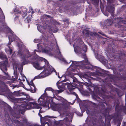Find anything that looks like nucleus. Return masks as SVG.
Returning <instances> with one entry per match:
<instances>
[{
    "mask_svg": "<svg viewBox=\"0 0 126 126\" xmlns=\"http://www.w3.org/2000/svg\"><path fill=\"white\" fill-rule=\"evenodd\" d=\"M14 74L15 75V78H12V79L13 81L17 80L18 77V75L17 74V72L16 71H15V70H14Z\"/></svg>",
    "mask_w": 126,
    "mask_h": 126,
    "instance_id": "24",
    "label": "nucleus"
},
{
    "mask_svg": "<svg viewBox=\"0 0 126 126\" xmlns=\"http://www.w3.org/2000/svg\"><path fill=\"white\" fill-rule=\"evenodd\" d=\"M112 118H113L114 120H115L116 119L118 118V115L117 114H113L112 115Z\"/></svg>",
    "mask_w": 126,
    "mask_h": 126,
    "instance_id": "33",
    "label": "nucleus"
},
{
    "mask_svg": "<svg viewBox=\"0 0 126 126\" xmlns=\"http://www.w3.org/2000/svg\"><path fill=\"white\" fill-rule=\"evenodd\" d=\"M23 108V109L22 110H20V111L21 112V113L22 114H24V113L25 112L26 110V109H25V108L24 107H22Z\"/></svg>",
    "mask_w": 126,
    "mask_h": 126,
    "instance_id": "34",
    "label": "nucleus"
},
{
    "mask_svg": "<svg viewBox=\"0 0 126 126\" xmlns=\"http://www.w3.org/2000/svg\"><path fill=\"white\" fill-rule=\"evenodd\" d=\"M42 51L43 52L46 54H50V51L47 49L45 48L42 49Z\"/></svg>",
    "mask_w": 126,
    "mask_h": 126,
    "instance_id": "26",
    "label": "nucleus"
},
{
    "mask_svg": "<svg viewBox=\"0 0 126 126\" xmlns=\"http://www.w3.org/2000/svg\"><path fill=\"white\" fill-rule=\"evenodd\" d=\"M121 121L118 120V123L117 126H120L121 123Z\"/></svg>",
    "mask_w": 126,
    "mask_h": 126,
    "instance_id": "44",
    "label": "nucleus"
},
{
    "mask_svg": "<svg viewBox=\"0 0 126 126\" xmlns=\"http://www.w3.org/2000/svg\"><path fill=\"white\" fill-rule=\"evenodd\" d=\"M51 108L54 111H58L61 114V113L63 110V104H59L52 106Z\"/></svg>",
    "mask_w": 126,
    "mask_h": 126,
    "instance_id": "11",
    "label": "nucleus"
},
{
    "mask_svg": "<svg viewBox=\"0 0 126 126\" xmlns=\"http://www.w3.org/2000/svg\"><path fill=\"white\" fill-rule=\"evenodd\" d=\"M84 47L85 49L84 50H83L84 52H86L87 50V47L86 46H84Z\"/></svg>",
    "mask_w": 126,
    "mask_h": 126,
    "instance_id": "47",
    "label": "nucleus"
},
{
    "mask_svg": "<svg viewBox=\"0 0 126 126\" xmlns=\"http://www.w3.org/2000/svg\"><path fill=\"white\" fill-rule=\"evenodd\" d=\"M32 59L33 60H36L37 59L36 57L35 56H34L33 57V58H32Z\"/></svg>",
    "mask_w": 126,
    "mask_h": 126,
    "instance_id": "51",
    "label": "nucleus"
},
{
    "mask_svg": "<svg viewBox=\"0 0 126 126\" xmlns=\"http://www.w3.org/2000/svg\"><path fill=\"white\" fill-rule=\"evenodd\" d=\"M97 119L94 117H92L89 119L88 124L89 126H94L96 124Z\"/></svg>",
    "mask_w": 126,
    "mask_h": 126,
    "instance_id": "13",
    "label": "nucleus"
},
{
    "mask_svg": "<svg viewBox=\"0 0 126 126\" xmlns=\"http://www.w3.org/2000/svg\"><path fill=\"white\" fill-rule=\"evenodd\" d=\"M63 62L64 63L66 64L68 63H70V62H69V61L68 62H67L64 58H63Z\"/></svg>",
    "mask_w": 126,
    "mask_h": 126,
    "instance_id": "45",
    "label": "nucleus"
},
{
    "mask_svg": "<svg viewBox=\"0 0 126 126\" xmlns=\"http://www.w3.org/2000/svg\"><path fill=\"white\" fill-rule=\"evenodd\" d=\"M27 83H28V84L29 85H31L34 88V89H33V90L32 89H31L30 91L32 93H35L36 92V87L34 84L33 81V80H31V81L30 83H29V82H28V80H27Z\"/></svg>",
    "mask_w": 126,
    "mask_h": 126,
    "instance_id": "17",
    "label": "nucleus"
},
{
    "mask_svg": "<svg viewBox=\"0 0 126 126\" xmlns=\"http://www.w3.org/2000/svg\"><path fill=\"white\" fill-rule=\"evenodd\" d=\"M39 41V40L37 39H35L34 40V42L35 43H37Z\"/></svg>",
    "mask_w": 126,
    "mask_h": 126,
    "instance_id": "46",
    "label": "nucleus"
},
{
    "mask_svg": "<svg viewBox=\"0 0 126 126\" xmlns=\"http://www.w3.org/2000/svg\"><path fill=\"white\" fill-rule=\"evenodd\" d=\"M19 85L21 87L24 86V85L23 84V83L21 81L19 82Z\"/></svg>",
    "mask_w": 126,
    "mask_h": 126,
    "instance_id": "43",
    "label": "nucleus"
},
{
    "mask_svg": "<svg viewBox=\"0 0 126 126\" xmlns=\"http://www.w3.org/2000/svg\"><path fill=\"white\" fill-rule=\"evenodd\" d=\"M74 86H76V85L77 86H76V87L75 88H78L79 89V90L80 91H82L83 90V88L82 87V85H81L80 86V88H79L78 87V85L77 84H74Z\"/></svg>",
    "mask_w": 126,
    "mask_h": 126,
    "instance_id": "30",
    "label": "nucleus"
},
{
    "mask_svg": "<svg viewBox=\"0 0 126 126\" xmlns=\"http://www.w3.org/2000/svg\"><path fill=\"white\" fill-rule=\"evenodd\" d=\"M33 126H41L37 124H35L33 125Z\"/></svg>",
    "mask_w": 126,
    "mask_h": 126,
    "instance_id": "54",
    "label": "nucleus"
},
{
    "mask_svg": "<svg viewBox=\"0 0 126 126\" xmlns=\"http://www.w3.org/2000/svg\"><path fill=\"white\" fill-rule=\"evenodd\" d=\"M58 47V49H57L55 53L54 54L56 58H58L61 61H63V57L62 55L61 54V53L60 52L59 48Z\"/></svg>",
    "mask_w": 126,
    "mask_h": 126,
    "instance_id": "15",
    "label": "nucleus"
},
{
    "mask_svg": "<svg viewBox=\"0 0 126 126\" xmlns=\"http://www.w3.org/2000/svg\"><path fill=\"white\" fill-rule=\"evenodd\" d=\"M55 32H56L58 31V30L57 28H55V30H54Z\"/></svg>",
    "mask_w": 126,
    "mask_h": 126,
    "instance_id": "55",
    "label": "nucleus"
},
{
    "mask_svg": "<svg viewBox=\"0 0 126 126\" xmlns=\"http://www.w3.org/2000/svg\"><path fill=\"white\" fill-rule=\"evenodd\" d=\"M10 98V100L12 102H15L16 101V98L14 97H13L11 96H9Z\"/></svg>",
    "mask_w": 126,
    "mask_h": 126,
    "instance_id": "29",
    "label": "nucleus"
},
{
    "mask_svg": "<svg viewBox=\"0 0 126 126\" xmlns=\"http://www.w3.org/2000/svg\"><path fill=\"white\" fill-rule=\"evenodd\" d=\"M54 22L55 24H58L59 25L60 24L59 23H58V22H57L56 20L54 21Z\"/></svg>",
    "mask_w": 126,
    "mask_h": 126,
    "instance_id": "49",
    "label": "nucleus"
},
{
    "mask_svg": "<svg viewBox=\"0 0 126 126\" xmlns=\"http://www.w3.org/2000/svg\"><path fill=\"white\" fill-rule=\"evenodd\" d=\"M64 78L65 79L63 80V88L64 87V85L70 84V83H69V82H70V80L68 79H66V76H65L64 77Z\"/></svg>",
    "mask_w": 126,
    "mask_h": 126,
    "instance_id": "23",
    "label": "nucleus"
},
{
    "mask_svg": "<svg viewBox=\"0 0 126 126\" xmlns=\"http://www.w3.org/2000/svg\"><path fill=\"white\" fill-rule=\"evenodd\" d=\"M104 103H105L104 102H103L101 103L100 102L99 103V105H100V104L102 105V108L104 109V107H105L104 105Z\"/></svg>",
    "mask_w": 126,
    "mask_h": 126,
    "instance_id": "42",
    "label": "nucleus"
},
{
    "mask_svg": "<svg viewBox=\"0 0 126 126\" xmlns=\"http://www.w3.org/2000/svg\"><path fill=\"white\" fill-rule=\"evenodd\" d=\"M63 22L64 23L63 25H64V27L66 28L68 26L69 21L68 19H65L63 20Z\"/></svg>",
    "mask_w": 126,
    "mask_h": 126,
    "instance_id": "25",
    "label": "nucleus"
},
{
    "mask_svg": "<svg viewBox=\"0 0 126 126\" xmlns=\"http://www.w3.org/2000/svg\"><path fill=\"white\" fill-rule=\"evenodd\" d=\"M119 1L121 2H123L124 3H125V0H119Z\"/></svg>",
    "mask_w": 126,
    "mask_h": 126,
    "instance_id": "50",
    "label": "nucleus"
},
{
    "mask_svg": "<svg viewBox=\"0 0 126 126\" xmlns=\"http://www.w3.org/2000/svg\"><path fill=\"white\" fill-rule=\"evenodd\" d=\"M71 103L68 102L63 98V117H65L63 119V126H70V122L72 121L73 116L69 112L68 108Z\"/></svg>",
    "mask_w": 126,
    "mask_h": 126,
    "instance_id": "2",
    "label": "nucleus"
},
{
    "mask_svg": "<svg viewBox=\"0 0 126 126\" xmlns=\"http://www.w3.org/2000/svg\"><path fill=\"white\" fill-rule=\"evenodd\" d=\"M56 85L59 89L63 88V80L60 81H58L56 83Z\"/></svg>",
    "mask_w": 126,
    "mask_h": 126,
    "instance_id": "19",
    "label": "nucleus"
},
{
    "mask_svg": "<svg viewBox=\"0 0 126 126\" xmlns=\"http://www.w3.org/2000/svg\"><path fill=\"white\" fill-rule=\"evenodd\" d=\"M99 33H100V34H102V35H105L103 34V33H102L101 32H99Z\"/></svg>",
    "mask_w": 126,
    "mask_h": 126,
    "instance_id": "59",
    "label": "nucleus"
},
{
    "mask_svg": "<svg viewBox=\"0 0 126 126\" xmlns=\"http://www.w3.org/2000/svg\"><path fill=\"white\" fill-rule=\"evenodd\" d=\"M119 104H117L116 106V109L117 110L118 109V107L119 106Z\"/></svg>",
    "mask_w": 126,
    "mask_h": 126,
    "instance_id": "53",
    "label": "nucleus"
},
{
    "mask_svg": "<svg viewBox=\"0 0 126 126\" xmlns=\"http://www.w3.org/2000/svg\"><path fill=\"white\" fill-rule=\"evenodd\" d=\"M8 47L9 48V49L8 50V51L9 53L10 54H11L12 52V49L10 47L8 46Z\"/></svg>",
    "mask_w": 126,
    "mask_h": 126,
    "instance_id": "35",
    "label": "nucleus"
},
{
    "mask_svg": "<svg viewBox=\"0 0 126 126\" xmlns=\"http://www.w3.org/2000/svg\"><path fill=\"white\" fill-rule=\"evenodd\" d=\"M27 14V12L26 11L24 12H23V13L22 14V17L24 18L25 16H26Z\"/></svg>",
    "mask_w": 126,
    "mask_h": 126,
    "instance_id": "36",
    "label": "nucleus"
},
{
    "mask_svg": "<svg viewBox=\"0 0 126 126\" xmlns=\"http://www.w3.org/2000/svg\"><path fill=\"white\" fill-rule=\"evenodd\" d=\"M111 24V22L110 20H108V22H107V26H110Z\"/></svg>",
    "mask_w": 126,
    "mask_h": 126,
    "instance_id": "40",
    "label": "nucleus"
},
{
    "mask_svg": "<svg viewBox=\"0 0 126 126\" xmlns=\"http://www.w3.org/2000/svg\"><path fill=\"white\" fill-rule=\"evenodd\" d=\"M6 78L5 76L0 75V89L2 91L6 92L9 90L7 86L3 81Z\"/></svg>",
    "mask_w": 126,
    "mask_h": 126,
    "instance_id": "8",
    "label": "nucleus"
},
{
    "mask_svg": "<svg viewBox=\"0 0 126 126\" xmlns=\"http://www.w3.org/2000/svg\"><path fill=\"white\" fill-rule=\"evenodd\" d=\"M0 10L2 14V15H1L2 18L3 19H5V17L4 15V14L3 12V11H2V10L0 8Z\"/></svg>",
    "mask_w": 126,
    "mask_h": 126,
    "instance_id": "37",
    "label": "nucleus"
},
{
    "mask_svg": "<svg viewBox=\"0 0 126 126\" xmlns=\"http://www.w3.org/2000/svg\"><path fill=\"white\" fill-rule=\"evenodd\" d=\"M33 66L39 70L43 69L44 67H45V66H43L42 67L40 66L39 64L38 63L33 62Z\"/></svg>",
    "mask_w": 126,
    "mask_h": 126,
    "instance_id": "18",
    "label": "nucleus"
},
{
    "mask_svg": "<svg viewBox=\"0 0 126 126\" xmlns=\"http://www.w3.org/2000/svg\"><path fill=\"white\" fill-rule=\"evenodd\" d=\"M41 108L39 110V113H42L43 112V111L42 110H41Z\"/></svg>",
    "mask_w": 126,
    "mask_h": 126,
    "instance_id": "52",
    "label": "nucleus"
},
{
    "mask_svg": "<svg viewBox=\"0 0 126 126\" xmlns=\"http://www.w3.org/2000/svg\"><path fill=\"white\" fill-rule=\"evenodd\" d=\"M57 124L53 126H63V120H61L57 122Z\"/></svg>",
    "mask_w": 126,
    "mask_h": 126,
    "instance_id": "28",
    "label": "nucleus"
},
{
    "mask_svg": "<svg viewBox=\"0 0 126 126\" xmlns=\"http://www.w3.org/2000/svg\"><path fill=\"white\" fill-rule=\"evenodd\" d=\"M96 58L97 59H99V60H100V58L101 59V60H103L104 59V57L102 56L98 55H97V56H95Z\"/></svg>",
    "mask_w": 126,
    "mask_h": 126,
    "instance_id": "32",
    "label": "nucleus"
},
{
    "mask_svg": "<svg viewBox=\"0 0 126 126\" xmlns=\"http://www.w3.org/2000/svg\"><path fill=\"white\" fill-rule=\"evenodd\" d=\"M72 62L73 65L75 66L79 65L80 67L82 69H89L91 70H93V66L91 64H89L88 62V60L86 59L83 61L80 62H76L71 61Z\"/></svg>",
    "mask_w": 126,
    "mask_h": 126,
    "instance_id": "3",
    "label": "nucleus"
},
{
    "mask_svg": "<svg viewBox=\"0 0 126 126\" xmlns=\"http://www.w3.org/2000/svg\"><path fill=\"white\" fill-rule=\"evenodd\" d=\"M121 110L123 111L124 113H126V107H123Z\"/></svg>",
    "mask_w": 126,
    "mask_h": 126,
    "instance_id": "38",
    "label": "nucleus"
},
{
    "mask_svg": "<svg viewBox=\"0 0 126 126\" xmlns=\"http://www.w3.org/2000/svg\"><path fill=\"white\" fill-rule=\"evenodd\" d=\"M109 33L110 34H116V32L114 31H110Z\"/></svg>",
    "mask_w": 126,
    "mask_h": 126,
    "instance_id": "39",
    "label": "nucleus"
},
{
    "mask_svg": "<svg viewBox=\"0 0 126 126\" xmlns=\"http://www.w3.org/2000/svg\"><path fill=\"white\" fill-rule=\"evenodd\" d=\"M105 16H107L108 15V14H105Z\"/></svg>",
    "mask_w": 126,
    "mask_h": 126,
    "instance_id": "63",
    "label": "nucleus"
},
{
    "mask_svg": "<svg viewBox=\"0 0 126 126\" xmlns=\"http://www.w3.org/2000/svg\"><path fill=\"white\" fill-rule=\"evenodd\" d=\"M33 102H29L27 103H25V104L22 105L21 106L25 108L26 110L31 109L33 108Z\"/></svg>",
    "mask_w": 126,
    "mask_h": 126,
    "instance_id": "14",
    "label": "nucleus"
},
{
    "mask_svg": "<svg viewBox=\"0 0 126 126\" xmlns=\"http://www.w3.org/2000/svg\"><path fill=\"white\" fill-rule=\"evenodd\" d=\"M19 16H16L14 18L15 21L18 20H19Z\"/></svg>",
    "mask_w": 126,
    "mask_h": 126,
    "instance_id": "41",
    "label": "nucleus"
},
{
    "mask_svg": "<svg viewBox=\"0 0 126 126\" xmlns=\"http://www.w3.org/2000/svg\"><path fill=\"white\" fill-rule=\"evenodd\" d=\"M70 78V80L73 81V82H76L79 83V81L73 75H70L69 76Z\"/></svg>",
    "mask_w": 126,
    "mask_h": 126,
    "instance_id": "21",
    "label": "nucleus"
},
{
    "mask_svg": "<svg viewBox=\"0 0 126 126\" xmlns=\"http://www.w3.org/2000/svg\"><path fill=\"white\" fill-rule=\"evenodd\" d=\"M21 90L17 91H15L13 93H12V94L16 96H20L22 95H26V93L24 92H20Z\"/></svg>",
    "mask_w": 126,
    "mask_h": 126,
    "instance_id": "16",
    "label": "nucleus"
},
{
    "mask_svg": "<svg viewBox=\"0 0 126 126\" xmlns=\"http://www.w3.org/2000/svg\"><path fill=\"white\" fill-rule=\"evenodd\" d=\"M86 77V78L87 77V75L86 74L85 75L84 77Z\"/></svg>",
    "mask_w": 126,
    "mask_h": 126,
    "instance_id": "60",
    "label": "nucleus"
},
{
    "mask_svg": "<svg viewBox=\"0 0 126 126\" xmlns=\"http://www.w3.org/2000/svg\"><path fill=\"white\" fill-rule=\"evenodd\" d=\"M115 21L117 22L115 25L116 27L123 29L126 27V21L124 20L123 18L119 17L116 19Z\"/></svg>",
    "mask_w": 126,
    "mask_h": 126,
    "instance_id": "9",
    "label": "nucleus"
},
{
    "mask_svg": "<svg viewBox=\"0 0 126 126\" xmlns=\"http://www.w3.org/2000/svg\"><path fill=\"white\" fill-rule=\"evenodd\" d=\"M100 98L99 97H97L96 98H95V100H96V99L97 100V99H100Z\"/></svg>",
    "mask_w": 126,
    "mask_h": 126,
    "instance_id": "62",
    "label": "nucleus"
},
{
    "mask_svg": "<svg viewBox=\"0 0 126 126\" xmlns=\"http://www.w3.org/2000/svg\"><path fill=\"white\" fill-rule=\"evenodd\" d=\"M88 90L91 92L92 94L96 93L99 94L101 93L103 94L106 92V89L104 86H94L93 85V86L91 85L88 88Z\"/></svg>",
    "mask_w": 126,
    "mask_h": 126,
    "instance_id": "5",
    "label": "nucleus"
},
{
    "mask_svg": "<svg viewBox=\"0 0 126 126\" xmlns=\"http://www.w3.org/2000/svg\"><path fill=\"white\" fill-rule=\"evenodd\" d=\"M74 50L76 52H77V50L76 49V48H75L74 47Z\"/></svg>",
    "mask_w": 126,
    "mask_h": 126,
    "instance_id": "56",
    "label": "nucleus"
},
{
    "mask_svg": "<svg viewBox=\"0 0 126 126\" xmlns=\"http://www.w3.org/2000/svg\"><path fill=\"white\" fill-rule=\"evenodd\" d=\"M23 87V88H24V89H26L27 90V89L26 88V87H25V85H24V86H23V87Z\"/></svg>",
    "mask_w": 126,
    "mask_h": 126,
    "instance_id": "61",
    "label": "nucleus"
},
{
    "mask_svg": "<svg viewBox=\"0 0 126 126\" xmlns=\"http://www.w3.org/2000/svg\"><path fill=\"white\" fill-rule=\"evenodd\" d=\"M18 54L20 55V57L22 59L21 61H23L20 64L21 66H23L27 64L28 63L26 58L30 57L31 56L29 50H26L23 51V52L22 50H19L18 51Z\"/></svg>",
    "mask_w": 126,
    "mask_h": 126,
    "instance_id": "4",
    "label": "nucleus"
},
{
    "mask_svg": "<svg viewBox=\"0 0 126 126\" xmlns=\"http://www.w3.org/2000/svg\"><path fill=\"white\" fill-rule=\"evenodd\" d=\"M92 102V103L93 104V105H95V103H93V102Z\"/></svg>",
    "mask_w": 126,
    "mask_h": 126,
    "instance_id": "64",
    "label": "nucleus"
},
{
    "mask_svg": "<svg viewBox=\"0 0 126 126\" xmlns=\"http://www.w3.org/2000/svg\"><path fill=\"white\" fill-rule=\"evenodd\" d=\"M39 104H38L34 102H33V106L35 107V108L37 109H39L41 108Z\"/></svg>",
    "mask_w": 126,
    "mask_h": 126,
    "instance_id": "27",
    "label": "nucleus"
},
{
    "mask_svg": "<svg viewBox=\"0 0 126 126\" xmlns=\"http://www.w3.org/2000/svg\"><path fill=\"white\" fill-rule=\"evenodd\" d=\"M8 62L6 61L0 62V69L4 73V75L7 77L9 76L8 72H7V68Z\"/></svg>",
    "mask_w": 126,
    "mask_h": 126,
    "instance_id": "10",
    "label": "nucleus"
},
{
    "mask_svg": "<svg viewBox=\"0 0 126 126\" xmlns=\"http://www.w3.org/2000/svg\"><path fill=\"white\" fill-rule=\"evenodd\" d=\"M74 86V84H71L70 83L69 84H65L64 85L63 88V91L64 90L68 89L69 92L66 91L67 93L68 94H71L75 95L76 97L78 96L77 94L75 92H73V90L76 87V86Z\"/></svg>",
    "mask_w": 126,
    "mask_h": 126,
    "instance_id": "7",
    "label": "nucleus"
},
{
    "mask_svg": "<svg viewBox=\"0 0 126 126\" xmlns=\"http://www.w3.org/2000/svg\"><path fill=\"white\" fill-rule=\"evenodd\" d=\"M39 60L45 64L43 66H45L43 67L44 70L40 74L35 77L33 79L43 78L50 75L54 71L56 72L54 68L50 67L48 62L45 58H41Z\"/></svg>",
    "mask_w": 126,
    "mask_h": 126,
    "instance_id": "1",
    "label": "nucleus"
},
{
    "mask_svg": "<svg viewBox=\"0 0 126 126\" xmlns=\"http://www.w3.org/2000/svg\"><path fill=\"white\" fill-rule=\"evenodd\" d=\"M14 14L16 15V14H21V12L19 10L15 9L14 11Z\"/></svg>",
    "mask_w": 126,
    "mask_h": 126,
    "instance_id": "31",
    "label": "nucleus"
},
{
    "mask_svg": "<svg viewBox=\"0 0 126 126\" xmlns=\"http://www.w3.org/2000/svg\"><path fill=\"white\" fill-rule=\"evenodd\" d=\"M2 57H3L2 55L1 54H0V58H2Z\"/></svg>",
    "mask_w": 126,
    "mask_h": 126,
    "instance_id": "58",
    "label": "nucleus"
},
{
    "mask_svg": "<svg viewBox=\"0 0 126 126\" xmlns=\"http://www.w3.org/2000/svg\"><path fill=\"white\" fill-rule=\"evenodd\" d=\"M38 115L40 117V121L41 123H42V122H44L45 121H46V117H48L49 118L50 116H49L47 115L45 116L44 117H43L40 114V113H38Z\"/></svg>",
    "mask_w": 126,
    "mask_h": 126,
    "instance_id": "22",
    "label": "nucleus"
},
{
    "mask_svg": "<svg viewBox=\"0 0 126 126\" xmlns=\"http://www.w3.org/2000/svg\"><path fill=\"white\" fill-rule=\"evenodd\" d=\"M47 90L51 91L52 92H53L54 91V90L51 87H49L47 88L45 90V93L43 94L42 95V96H47V94L46 92V91Z\"/></svg>",
    "mask_w": 126,
    "mask_h": 126,
    "instance_id": "20",
    "label": "nucleus"
},
{
    "mask_svg": "<svg viewBox=\"0 0 126 126\" xmlns=\"http://www.w3.org/2000/svg\"><path fill=\"white\" fill-rule=\"evenodd\" d=\"M108 5L106 7L107 10L111 14V15L113 16L114 10L115 5L113 4L114 2V0H107Z\"/></svg>",
    "mask_w": 126,
    "mask_h": 126,
    "instance_id": "6",
    "label": "nucleus"
},
{
    "mask_svg": "<svg viewBox=\"0 0 126 126\" xmlns=\"http://www.w3.org/2000/svg\"><path fill=\"white\" fill-rule=\"evenodd\" d=\"M124 126H126V122H124Z\"/></svg>",
    "mask_w": 126,
    "mask_h": 126,
    "instance_id": "57",
    "label": "nucleus"
},
{
    "mask_svg": "<svg viewBox=\"0 0 126 126\" xmlns=\"http://www.w3.org/2000/svg\"><path fill=\"white\" fill-rule=\"evenodd\" d=\"M85 79H86L87 80L88 82H90V79H88V78H85Z\"/></svg>",
    "mask_w": 126,
    "mask_h": 126,
    "instance_id": "48",
    "label": "nucleus"
},
{
    "mask_svg": "<svg viewBox=\"0 0 126 126\" xmlns=\"http://www.w3.org/2000/svg\"><path fill=\"white\" fill-rule=\"evenodd\" d=\"M41 97L38 99V103H40L39 104H41L44 107H49V105L48 102H45L44 101V99L43 98H42V97L43 98H44L45 97H46L47 96H43Z\"/></svg>",
    "mask_w": 126,
    "mask_h": 126,
    "instance_id": "12",
    "label": "nucleus"
}]
</instances>
